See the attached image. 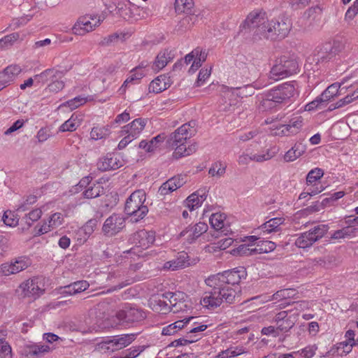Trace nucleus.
I'll list each match as a JSON object with an SVG mask.
<instances>
[{
    "label": "nucleus",
    "instance_id": "obj_1",
    "mask_svg": "<svg viewBox=\"0 0 358 358\" xmlns=\"http://www.w3.org/2000/svg\"><path fill=\"white\" fill-rule=\"evenodd\" d=\"M247 275L245 268L239 266L210 276L206 282L212 289L206 292L202 303L208 308L212 309L220 306L223 301L232 303L236 297L239 296V282L246 279Z\"/></svg>",
    "mask_w": 358,
    "mask_h": 358
},
{
    "label": "nucleus",
    "instance_id": "obj_2",
    "mask_svg": "<svg viewBox=\"0 0 358 358\" xmlns=\"http://www.w3.org/2000/svg\"><path fill=\"white\" fill-rule=\"evenodd\" d=\"M295 85L296 82L285 83L262 94L259 105V110L267 111L282 108L294 96Z\"/></svg>",
    "mask_w": 358,
    "mask_h": 358
},
{
    "label": "nucleus",
    "instance_id": "obj_3",
    "mask_svg": "<svg viewBox=\"0 0 358 358\" xmlns=\"http://www.w3.org/2000/svg\"><path fill=\"white\" fill-rule=\"evenodd\" d=\"M185 127H180L174 132L171 133L166 140V144L172 149H175L173 156L176 159L188 156L195 152L197 149L196 143L186 146L187 139L192 137L191 132L187 131Z\"/></svg>",
    "mask_w": 358,
    "mask_h": 358
},
{
    "label": "nucleus",
    "instance_id": "obj_4",
    "mask_svg": "<svg viewBox=\"0 0 358 358\" xmlns=\"http://www.w3.org/2000/svg\"><path fill=\"white\" fill-rule=\"evenodd\" d=\"M265 13L262 11L253 10L248 14L246 19L240 25V31L248 30V32L257 40L262 37L265 38L267 24Z\"/></svg>",
    "mask_w": 358,
    "mask_h": 358
},
{
    "label": "nucleus",
    "instance_id": "obj_5",
    "mask_svg": "<svg viewBox=\"0 0 358 358\" xmlns=\"http://www.w3.org/2000/svg\"><path fill=\"white\" fill-rule=\"evenodd\" d=\"M146 194L144 190L138 189L134 192L127 199L124 212L131 217L133 222L142 220L148 213V206L144 205Z\"/></svg>",
    "mask_w": 358,
    "mask_h": 358
},
{
    "label": "nucleus",
    "instance_id": "obj_6",
    "mask_svg": "<svg viewBox=\"0 0 358 358\" xmlns=\"http://www.w3.org/2000/svg\"><path fill=\"white\" fill-rule=\"evenodd\" d=\"M299 71V62L294 55H282L276 60L275 64L272 67L270 75L271 78L278 80Z\"/></svg>",
    "mask_w": 358,
    "mask_h": 358
},
{
    "label": "nucleus",
    "instance_id": "obj_7",
    "mask_svg": "<svg viewBox=\"0 0 358 358\" xmlns=\"http://www.w3.org/2000/svg\"><path fill=\"white\" fill-rule=\"evenodd\" d=\"M265 38L275 40L285 38L292 28L291 20L285 15H280L267 24Z\"/></svg>",
    "mask_w": 358,
    "mask_h": 358
},
{
    "label": "nucleus",
    "instance_id": "obj_8",
    "mask_svg": "<svg viewBox=\"0 0 358 358\" xmlns=\"http://www.w3.org/2000/svg\"><path fill=\"white\" fill-rule=\"evenodd\" d=\"M327 224H318L308 231L302 233L295 241V245L300 248H309L319 239L322 238L328 231Z\"/></svg>",
    "mask_w": 358,
    "mask_h": 358
},
{
    "label": "nucleus",
    "instance_id": "obj_9",
    "mask_svg": "<svg viewBox=\"0 0 358 358\" xmlns=\"http://www.w3.org/2000/svg\"><path fill=\"white\" fill-rule=\"evenodd\" d=\"M116 317L122 323L129 324L144 320L146 317V314L140 308L125 305L122 309L117 312Z\"/></svg>",
    "mask_w": 358,
    "mask_h": 358
},
{
    "label": "nucleus",
    "instance_id": "obj_10",
    "mask_svg": "<svg viewBox=\"0 0 358 358\" xmlns=\"http://www.w3.org/2000/svg\"><path fill=\"white\" fill-rule=\"evenodd\" d=\"M105 19L104 15L85 16L78 20L73 27V32L76 35H84L85 33L92 31L94 27L99 26Z\"/></svg>",
    "mask_w": 358,
    "mask_h": 358
},
{
    "label": "nucleus",
    "instance_id": "obj_11",
    "mask_svg": "<svg viewBox=\"0 0 358 358\" xmlns=\"http://www.w3.org/2000/svg\"><path fill=\"white\" fill-rule=\"evenodd\" d=\"M31 264V260L27 257L15 258L10 263H3L0 266V276H8L17 273L28 268Z\"/></svg>",
    "mask_w": 358,
    "mask_h": 358
},
{
    "label": "nucleus",
    "instance_id": "obj_12",
    "mask_svg": "<svg viewBox=\"0 0 358 358\" xmlns=\"http://www.w3.org/2000/svg\"><path fill=\"white\" fill-rule=\"evenodd\" d=\"M26 295L37 299L45 292V278L37 276L29 279L21 285Z\"/></svg>",
    "mask_w": 358,
    "mask_h": 358
},
{
    "label": "nucleus",
    "instance_id": "obj_13",
    "mask_svg": "<svg viewBox=\"0 0 358 358\" xmlns=\"http://www.w3.org/2000/svg\"><path fill=\"white\" fill-rule=\"evenodd\" d=\"M125 227V219L120 214L113 213L104 222L102 231L106 235L114 236Z\"/></svg>",
    "mask_w": 358,
    "mask_h": 358
},
{
    "label": "nucleus",
    "instance_id": "obj_14",
    "mask_svg": "<svg viewBox=\"0 0 358 358\" xmlns=\"http://www.w3.org/2000/svg\"><path fill=\"white\" fill-rule=\"evenodd\" d=\"M155 241V232L145 229H141L134 233L129 238V243L142 249L148 248L151 245L153 244Z\"/></svg>",
    "mask_w": 358,
    "mask_h": 358
},
{
    "label": "nucleus",
    "instance_id": "obj_15",
    "mask_svg": "<svg viewBox=\"0 0 358 358\" xmlns=\"http://www.w3.org/2000/svg\"><path fill=\"white\" fill-rule=\"evenodd\" d=\"M340 51L341 46L338 43H326L317 50L315 59L317 60V62H327L335 57Z\"/></svg>",
    "mask_w": 358,
    "mask_h": 358
},
{
    "label": "nucleus",
    "instance_id": "obj_16",
    "mask_svg": "<svg viewBox=\"0 0 358 358\" xmlns=\"http://www.w3.org/2000/svg\"><path fill=\"white\" fill-rule=\"evenodd\" d=\"M208 225L205 222H199L194 226H189L180 233V237L184 238L185 243L192 244L203 233L208 230Z\"/></svg>",
    "mask_w": 358,
    "mask_h": 358
},
{
    "label": "nucleus",
    "instance_id": "obj_17",
    "mask_svg": "<svg viewBox=\"0 0 358 358\" xmlns=\"http://www.w3.org/2000/svg\"><path fill=\"white\" fill-rule=\"evenodd\" d=\"M303 119L301 116H295L292 117L286 124H281L277 127L278 132L276 135L290 136L297 134L303 126Z\"/></svg>",
    "mask_w": 358,
    "mask_h": 358
},
{
    "label": "nucleus",
    "instance_id": "obj_18",
    "mask_svg": "<svg viewBox=\"0 0 358 358\" xmlns=\"http://www.w3.org/2000/svg\"><path fill=\"white\" fill-rule=\"evenodd\" d=\"M122 166V161L116 155L112 153H108L105 157L100 158L97 162L98 169L101 171L115 170Z\"/></svg>",
    "mask_w": 358,
    "mask_h": 358
},
{
    "label": "nucleus",
    "instance_id": "obj_19",
    "mask_svg": "<svg viewBox=\"0 0 358 358\" xmlns=\"http://www.w3.org/2000/svg\"><path fill=\"white\" fill-rule=\"evenodd\" d=\"M189 257L185 252H180L176 258L168 261L164 264V270L176 271L184 268L190 265Z\"/></svg>",
    "mask_w": 358,
    "mask_h": 358
},
{
    "label": "nucleus",
    "instance_id": "obj_20",
    "mask_svg": "<svg viewBox=\"0 0 358 358\" xmlns=\"http://www.w3.org/2000/svg\"><path fill=\"white\" fill-rule=\"evenodd\" d=\"M186 180L184 176H174L164 182L159 189V194L164 196L173 192L185 184Z\"/></svg>",
    "mask_w": 358,
    "mask_h": 358
},
{
    "label": "nucleus",
    "instance_id": "obj_21",
    "mask_svg": "<svg viewBox=\"0 0 358 358\" xmlns=\"http://www.w3.org/2000/svg\"><path fill=\"white\" fill-rule=\"evenodd\" d=\"M147 123V120L143 118H136L131 123L122 127L120 134V136L126 135L128 132L131 134V136L138 137L139 134L144 129Z\"/></svg>",
    "mask_w": 358,
    "mask_h": 358
},
{
    "label": "nucleus",
    "instance_id": "obj_22",
    "mask_svg": "<svg viewBox=\"0 0 358 358\" xmlns=\"http://www.w3.org/2000/svg\"><path fill=\"white\" fill-rule=\"evenodd\" d=\"M171 86L170 78L166 75H161L153 80L149 85L150 92L159 93Z\"/></svg>",
    "mask_w": 358,
    "mask_h": 358
},
{
    "label": "nucleus",
    "instance_id": "obj_23",
    "mask_svg": "<svg viewBox=\"0 0 358 358\" xmlns=\"http://www.w3.org/2000/svg\"><path fill=\"white\" fill-rule=\"evenodd\" d=\"M173 57V55L171 51L168 50L160 51L152 64V69L155 71H159L164 68L172 60Z\"/></svg>",
    "mask_w": 358,
    "mask_h": 358
},
{
    "label": "nucleus",
    "instance_id": "obj_24",
    "mask_svg": "<svg viewBox=\"0 0 358 358\" xmlns=\"http://www.w3.org/2000/svg\"><path fill=\"white\" fill-rule=\"evenodd\" d=\"M50 350L48 345H27L22 350V355L27 358H36Z\"/></svg>",
    "mask_w": 358,
    "mask_h": 358
},
{
    "label": "nucleus",
    "instance_id": "obj_25",
    "mask_svg": "<svg viewBox=\"0 0 358 358\" xmlns=\"http://www.w3.org/2000/svg\"><path fill=\"white\" fill-rule=\"evenodd\" d=\"M197 15L189 14L182 17L176 26L175 31L178 34H182L190 29L197 20Z\"/></svg>",
    "mask_w": 358,
    "mask_h": 358
},
{
    "label": "nucleus",
    "instance_id": "obj_26",
    "mask_svg": "<svg viewBox=\"0 0 358 358\" xmlns=\"http://www.w3.org/2000/svg\"><path fill=\"white\" fill-rule=\"evenodd\" d=\"M285 222L283 217H274L270 219L268 221L264 223L260 229L262 230L264 234H270L272 232L279 231L280 230V225Z\"/></svg>",
    "mask_w": 358,
    "mask_h": 358
},
{
    "label": "nucleus",
    "instance_id": "obj_27",
    "mask_svg": "<svg viewBox=\"0 0 358 358\" xmlns=\"http://www.w3.org/2000/svg\"><path fill=\"white\" fill-rule=\"evenodd\" d=\"M131 6V3L129 1H127L126 2H119L115 10V14L126 20H129L134 18V15Z\"/></svg>",
    "mask_w": 358,
    "mask_h": 358
},
{
    "label": "nucleus",
    "instance_id": "obj_28",
    "mask_svg": "<svg viewBox=\"0 0 358 358\" xmlns=\"http://www.w3.org/2000/svg\"><path fill=\"white\" fill-rule=\"evenodd\" d=\"M305 152V147L301 143H295L285 155L284 159L287 162H293Z\"/></svg>",
    "mask_w": 358,
    "mask_h": 358
},
{
    "label": "nucleus",
    "instance_id": "obj_29",
    "mask_svg": "<svg viewBox=\"0 0 358 358\" xmlns=\"http://www.w3.org/2000/svg\"><path fill=\"white\" fill-rule=\"evenodd\" d=\"M347 81L346 78H343L341 83L338 84L337 83H335L331 85H329L323 92H322V96H324L325 99L328 100V101L333 99L334 96H337L338 94L339 90H341L342 89L347 88V86H343L345 83Z\"/></svg>",
    "mask_w": 358,
    "mask_h": 358
},
{
    "label": "nucleus",
    "instance_id": "obj_30",
    "mask_svg": "<svg viewBox=\"0 0 358 358\" xmlns=\"http://www.w3.org/2000/svg\"><path fill=\"white\" fill-rule=\"evenodd\" d=\"M278 152V148L276 147H272L265 151H262L260 153L252 155V160L256 162H263L275 157Z\"/></svg>",
    "mask_w": 358,
    "mask_h": 358
},
{
    "label": "nucleus",
    "instance_id": "obj_31",
    "mask_svg": "<svg viewBox=\"0 0 358 358\" xmlns=\"http://www.w3.org/2000/svg\"><path fill=\"white\" fill-rule=\"evenodd\" d=\"M7 336L6 330L0 331V353L4 358H12V350L10 345L6 341Z\"/></svg>",
    "mask_w": 358,
    "mask_h": 358
},
{
    "label": "nucleus",
    "instance_id": "obj_32",
    "mask_svg": "<svg viewBox=\"0 0 358 358\" xmlns=\"http://www.w3.org/2000/svg\"><path fill=\"white\" fill-rule=\"evenodd\" d=\"M226 220V215L224 213H217L213 214L210 219L209 222L210 223L211 227L217 231L221 230L222 232H224L223 229L224 227V221Z\"/></svg>",
    "mask_w": 358,
    "mask_h": 358
},
{
    "label": "nucleus",
    "instance_id": "obj_33",
    "mask_svg": "<svg viewBox=\"0 0 358 358\" xmlns=\"http://www.w3.org/2000/svg\"><path fill=\"white\" fill-rule=\"evenodd\" d=\"M276 248V244L271 241L261 240L256 243L255 252L256 254L268 253Z\"/></svg>",
    "mask_w": 358,
    "mask_h": 358
},
{
    "label": "nucleus",
    "instance_id": "obj_34",
    "mask_svg": "<svg viewBox=\"0 0 358 358\" xmlns=\"http://www.w3.org/2000/svg\"><path fill=\"white\" fill-rule=\"evenodd\" d=\"M59 75H62V72L59 71L55 70L54 69H48L40 74L36 75L34 78L36 80H38V82L44 83L48 81H52V80L56 78V77H57Z\"/></svg>",
    "mask_w": 358,
    "mask_h": 358
},
{
    "label": "nucleus",
    "instance_id": "obj_35",
    "mask_svg": "<svg viewBox=\"0 0 358 358\" xmlns=\"http://www.w3.org/2000/svg\"><path fill=\"white\" fill-rule=\"evenodd\" d=\"M103 194H104V188L99 184H93L83 192V196L86 199L96 198Z\"/></svg>",
    "mask_w": 358,
    "mask_h": 358
},
{
    "label": "nucleus",
    "instance_id": "obj_36",
    "mask_svg": "<svg viewBox=\"0 0 358 358\" xmlns=\"http://www.w3.org/2000/svg\"><path fill=\"white\" fill-rule=\"evenodd\" d=\"M136 334H126L115 336L119 350L129 345L135 339Z\"/></svg>",
    "mask_w": 358,
    "mask_h": 358
},
{
    "label": "nucleus",
    "instance_id": "obj_37",
    "mask_svg": "<svg viewBox=\"0 0 358 358\" xmlns=\"http://www.w3.org/2000/svg\"><path fill=\"white\" fill-rule=\"evenodd\" d=\"M163 299H169V306L170 309L175 306L180 300L184 299L186 297L185 293L181 292H165L162 294Z\"/></svg>",
    "mask_w": 358,
    "mask_h": 358
},
{
    "label": "nucleus",
    "instance_id": "obj_38",
    "mask_svg": "<svg viewBox=\"0 0 358 358\" xmlns=\"http://www.w3.org/2000/svg\"><path fill=\"white\" fill-rule=\"evenodd\" d=\"M125 34L114 33L106 37H104L100 42L102 46H109L117 43L118 41H124L125 40Z\"/></svg>",
    "mask_w": 358,
    "mask_h": 358
},
{
    "label": "nucleus",
    "instance_id": "obj_39",
    "mask_svg": "<svg viewBox=\"0 0 358 358\" xmlns=\"http://www.w3.org/2000/svg\"><path fill=\"white\" fill-rule=\"evenodd\" d=\"M324 176V171L320 168L310 170L306 176V185H313Z\"/></svg>",
    "mask_w": 358,
    "mask_h": 358
},
{
    "label": "nucleus",
    "instance_id": "obj_40",
    "mask_svg": "<svg viewBox=\"0 0 358 358\" xmlns=\"http://www.w3.org/2000/svg\"><path fill=\"white\" fill-rule=\"evenodd\" d=\"M41 215L42 211L40 209L36 208L25 215V216L22 218V222H24L29 228L34 224V222L39 220Z\"/></svg>",
    "mask_w": 358,
    "mask_h": 358
},
{
    "label": "nucleus",
    "instance_id": "obj_41",
    "mask_svg": "<svg viewBox=\"0 0 358 358\" xmlns=\"http://www.w3.org/2000/svg\"><path fill=\"white\" fill-rule=\"evenodd\" d=\"M110 134V128L108 126L98 127H94L92 129L90 136L94 140H99L107 137Z\"/></svg>",
    "mask_w": 358,
    "mask_h": 358
},
{
    "label": "nucleus",
    "instance_id": "obj_42",
    "mask_svg": "<svg viewBox=\"0 0 358 358\" xmlns=\"http://www.w3.org/2000/svg\"><path fill=\"white\" fill-rule=\"evenodd\" d=\"M131 74L127 78V79L122 84L120 90H125L128 85L133 81L138 80L141 79L145 75L144 71H141V68H135L131 71Z\"/></svg>",
    "mask_w": 358,
    "mask_h": 358
},
{
    "label": "nucleus",
    "instance_id": "obj_43",
    "mask_svg": "<svg viewBox=\"0 0 358 358\" xmlns=\"http://www.w3.org/2000/svg\"><path fill=\"white\" fill-rule=\"evenodd\" d=\"M60 78L61 75H59L57 76V77H56V78L52 80L51 83L45 89L44 92L45 93H57L58 92L62 90L64 87V83L62 80H59Z\"/></svg>",
    "mask_w": 358,
    "mask_h": 358
},
{
    "label": "nucleus",
    "instance_id": "obj_44",
    "mask_svg": "<svg viewBox=\"0 0 358 358\" xmlns=\"http://www.w3.org/2000/svg\"><path fill=\"white\" fill-rule=\"evenodd\" d=\"M194 6V0H176L175 8L178 12L188 13Z\"/></svg>",
    "mask_w": 358,
    "mask_h": 358
},
{
    "label": "nucleus",
    "instance_id": "obj_45",
    "mask_svg": "<svg viewBox=\"0 0 358 358\" xmlns=\"http://www.w3.org/2000/svg\"><path fill=\"white\" fill-rule=\"evenodd\" d=\"M2 220L5 224L9 227H15L18 224L19 218L14 212L11 210H6L4 212L2 217Z\"/></svg>",
    "mask_w": 358,
    "mask_h": 358
},
{
    "label": "nucleus",
    "instance_id": "obj_46",
    "mask_svg": "<svg viewBox=\"0 0 358 358\" xmlns=\"http://www.w3.org/2000/svg\"><path fill=\"white\" fill-rule=\"evenodd\" d=\"M328 102V100L322 96V93L315 100L310 102L306 106V110H312L317 108H322L325 106V104Z\"/></svg>",
    "mask_w": 358,
    "mask_h": 358
},
{
    "label": "nucleus",
    "instance_id": "obj_47",
    "mask_svg": "<svg viewBox=\"0 0 358 358\" xmlns=\"http://www.w3.org/2000/svg\"><path fill=\"white\" fill-rule=\"evenodd\" d=\"M355 229L352 227H343L341 229L335 231L331 236V238L333 239H340L344 238L345 237L351 236V235L354 233Z\"/></svg>",
    "mask_w": 358,
    "mask_h": 358
},
{
    "label": "nucleus",
    "instance_id": "obj_48",
    "mask_svg": "<svg viewBox=\"0 0 358 358\" xmlns=\"http://www.w3.org/2000/svg\"><path fill=\"white\" fill-rule=\"evenodd\" d=\"M201 204V201L196 194H192L185 200V205L190 211L199 208Z\"/></svg>",
    "mask_w": 358,
    "mask_h": 358
},
{
    "label": "nucleus",
    "instance_id": "obj_49",
    "mask_svg": "<svg viewBox=\"0 0 358 358\" xmlns=\"http://www.w3.org/2000/svg\"><path fill=\"white\" fill-rule=\"evenodd\" d=\"M36 201L37 197L35 195L30 194L23 199L22 202L17 206V210L24 212L28 210L29 206L35 203Z\"/></svg>",
    "mask_w": 358,
    "mask_h": 358
},
{
    "label": "nucleus",
    "instance_id": "obj_50",
    "mask_svg": "<svg viewBox=\"0 0 358 358\" xmlns=\"http://www.w3.org/2000/svg\"><path fill=\"white\" fill-rule=\"evenodd\" d=\"M255 244H251V245H246L243 244L241 245L237 248L238 253L241 256H250L256 255V252H255Z\"/></svg>",
    "mask_w": 358,
    "mask_h": 358
},
{
    "label": "nucleus",
    "instance_id": "obj_51",
    "mask_svg": "<svg viewBox=\"0 0 358 358\" xmlns=\"http://www.w3.org/2000/svg\"><path fill=\"white\" fill-rule=\"evenodd\" d=\"M21 71L22 69L19 65H10L4 69V70L2 71L1 76H10V78L15 79V76H17L21 72Z\"/></svg>",
    "mask_w": 358,
    "mask_h": 358
},
{
    "label": "nucleus",
    "instance_id": "obj_52",
    "mask_svg": "<svg viewBox=\"0 0 358 358\" xmlns=\"http://www.w3.org/2000/svg\"><path fill=\"white\" fill-rule=\"evenodd\" d=\"M146 348L145 345L133 346L128 349L123 354H125L127 358H136Z\"/></svg>",
    "mask_w": 358,
    "mask_h": 358
},
{
    "label": "nucleus",
    "instance_id": "obj_53",
    "mask_svg": "<svg viewBox=\"0 0 358 358\" xmlns=\"http://www.w3.org/2000/svg\"><path fill=\"white\" fill-rule=\"evenodd\" d=\"M187 338H178V339H176V340L172 341L169 345V347L177 348L178 346L187 345L189 343H192L198 341V338H196V339L192 338V336H187Z\"/></svg>",
    "mask_w": 358,
    "mask_h": 358
},
{
    "label": "nucleus",
    "instance_id": "obj_54",
    "mask_svg": "<svg viewBox=\"0 0 358 358\" xmlns=\"http://www.w3.org/2000/svg\"><path fill=\"white\" fill-rule=\"evenodd\" d=\"M294 325V322L290 317L285 319L276 324L277 329L279 332H288Z\"/></svg>",
    "mask_w": 358,
    "mask_h": 358
},
{
    "label": "nucleus",
    "instance_id": "obj_55",
    "mask_svg": "<svg viewBox=\"0 0 358 358\" xmlns=\"http://www.w3.org/2000/svg\"><path fill=\"white\" fill-rule=\"evenodd\" d=\"M78 128V124L74 122L73 119H69L65 121L59 128V131L61 132L65 131H73Z\"/></svg>",
    "mask_w": 358,
    "mask_h": 358
},
{
    "label": "nucleus",
    "instance_id": "obj_56",
    "mask_svg": "<svg viewBox=\"0 0 358 358\" xmlns=\"http://www.w3.org/2000/svg\"><path fill=\"white\" fill-rule=\"evenodd\" d=\"M358 14V0H355L348 8L345 15V20H352Z\"/></svg>",
    "mask_w": 358,
    "mask_h": 358
},
{
    "label": "nucleus",
    "instance_id": "obj_57",
    "mask_svg": "<svg viewBox=\"0 0 358 358\" xmlns=\"http://www.w3.org/2000/svg\"><path fill=\"white\" fill-rule=\"evenodd\" d=\"M166 139V136L164 134H160L157 136L153 137L150 141L148 150H152V152L157 148L160 143H163Z\"/></svg>",
    "mask_w": 358,
    "mask_h": 358
},
{
    "label": "nucleus",
    "instance_id": "obj_58",
    "mask_svg": "<svg viewBox=\"0 0 358 358\" xmlns=\"http://www.w3.org/2000/svg\"><path fill=\"white\" fill-rule=\"evenodd\" d=\"M86 102V98L80 96H76L73 99L66 101V105L71 110H73Z\"/></svg>",
    "mask_w": 358,
    "mask_h": 358
},
{
    "label": "nucleus",
    "instance_id": "obj_59",
    "mask_svg": "<svg viewBox=\"0 0 358 358\" xmlns=\"http://www.w3.org/2000/svg\"><path fill=\"white\" fill-rule=\"evenodd\" d=\"M63 215L60 213H55L51 215L48 222L52 225V228H55L61 225L63 222Z\"/></svg>",
    "mask_w": 358,
    "mask_h": 358
},
{
    "label": "nucleus",
    "instance_id": "obj_60",
    "mask_svg": "<svg viewBox=\"0 0 358 358\" xmlns=\"http://www.w3.org/2000/svg\"><path fill=\"white\" fill-rule=\"evenodd\" d=\"M96 226V220L92 219L87 221L86 224L80 228L82 230H83L84 233L90 237V235L94 232Z\"/></svg>",
    "mask_w": 358,
    "mask_h": 358
},
{
    "label": "nucleus",
    "instance_id": "obj_61",
    "mask_svg": "<svg viewBox=\"0 0 358 358\" xmlns=\"http://www.w3.org/2000/svg\"><path fill=\"white\" fill-rule=\"evenodd\" d=\"M71 284L75 288L73 292H76L77 294L84 292L90 287V284L86 280H79Z\"/></svg>",
    "mask_w": 358,
    "mask_h": 358
},
{
    "label": "nucleus",
    "instance_id": "obj_62",
    "mask_svg": "<svg viewBox=\"0 0 358 358\" xmlns=\"http://www.w3.org/2000/svg\"><path fill=\"white\" fill-rule=\"evenodd\" d=\"M50 136V130L45 127L40 129L36 134V138L39 143L45 142Z\"/></svg>",
    "mask_w": 358,
    "mask_h": 358
},
{
    "label": "nucleus",
    "instance_id": "obj_63",
    "mask_svg": "<svg viewBox=\"0 0 358 358\" xmlns=\"http://www.w3.org/2000/svg\"><path fill=\"white\" fill-rule=\"evenodd\" d=\"M74 289V287H73V285L71 283L68 285L60 287L57 289V292L63 296L74 295L77 294L76 292H73Z\"/></svg>",
    "mask_w": 358,
    "mask_h": 358
},
{
    "label": "nucleus",
    "instance_id": "obj_64",
    "mask_svg": "<svg viewBox=\"0 0 358 358\" xmlns=\"http://www.w3.org/2000/svg\"><path fill=\"white\" fill-rule=\"evenodd\" d=\"M210 70L203 69H201L199 73L198 78L196 80V85L201 86L205 82V80L210 76Z\"/></svg>",
    "mask_w": 358,
    "mask_h": 358
}]
</instances>
